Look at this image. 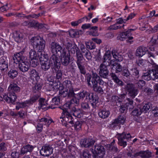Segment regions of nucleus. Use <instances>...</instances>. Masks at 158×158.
<instances>
[{"instance_id": "nucleus-6", "label": "nucleus", "mask_w": 158, "mask_h": 158, "mask_svg": "<svg viewBox=\"0 0 158 158\" xmlns=\"http://www.w3.org/2000/svg\"><path fill=\"white\" fill-rule=\"evenodd\" d=\"M71 98H72L70 101L67 102L62 106L60 107L63 110L62 115H64V112H69V109L73 107H75V106H77L79 104V101L75 96L73 97H71Z\"/></svg>"}, {"instance_id": "nucleus-55", "label": "nucleus", "mask_w": 158, "mask_h": 158, "mask_svg": "<svg viewBox=\"0 0 158 158\" xmlns=\"http://www.w3.org/2000/svg\"><path fill=\"white\" fill-rule=\"evenodd\" d=\"M59 68H58V69H56V71L55 70L56 73V78L58 80V81L61 79L62 76V72L60 69H59Z\"/></svg>"}, {"instance_id": "nucleus-1", "label": "nucleus", "mask_w": 158, "mask_h": 158, "mask_svg": "<svg viewBox=\"0 0 158 158\" xmlns=\"http://www.w3.org/2000/svg\"><path fill=\"white\" fill-rule=\"evenodd\" d=\"M24 51H22L14 54L13 59L14 62L16 64H18V68L20 71L25 73L28 71L30 66L29 62L25 61V57L23 54Z\"/></svg>"}, {"instance_id": "nucleus-12", "label": "nucleus", "mask_w": 158, "mask_h": 158, "mask_svg": "<svg viewBox=\"0 0 158 158\" xmlns=\"http://www.w3.org/2000/svg\"><path fill=\"white\" fill-rule=\"evenodd\" d=\"M48 61L51 65L52 69L56 70V69L60 68V63L57 54H53Z\"/></svg>"}, {"instance_id": "nucleus-13", "label": "nucleus", "mask_w": 158, "mask_h": 158, "mask_svg": "<svg viewBox=\"0 0 158 158\" xmlns=\"http://www.w3.org/2000/svg\"><path fill=\"white\" fill-rule=\"evenodd\" d=\"M92 75L91 74V83H93L94 81H94L95 80L96 81L97 85L98 83L99 86L103 87L106 86V83L103 81L96 73L94 72L93 71H92Z\"/></svg>"}, {"instance_id": "nucleus-18", "label": "nucleus", "mask_w": 158, "mask_h": 158, "mask_svg": "<svg viewBox=\"0 0 158 158\" xmlns=\"http://www.w3.org/2000/svg\"><path fill=\"white\" fill-rule=\"evenodd\" d=\"M29 57L31 60L33 59H36V58H38L40 59V57H43V55L44 54L43 52H40L38 51L37 53L36 52L34 49H31L29 52Z\"/></svg>"}, {"instance_id": "nucleus-29", "label": "nucleus", "mask_w": 158, "mask_h": 158, "mask_svg": "<svg viewBox=\"0 0 158 158\" xmlns=\"http://www.w3.org/2000/svg\"><path fill=\"white\" fill-rule=\"evenodd\" d=\"M34 148L33 146L29 144H28L23 146L22 148L20 151V154L24 155L28 152H31Z\"/></svg>"}, {"instance_id": "nucleus-16", "label": "nucleus", "mask_w": 158, "mask_h": 158, "mask_svg": "<svg viewBox=\"0 0 158 158\" xmlns=\"http://www.w3.org/2000/svg\"><path fill=\"white\" fill-rule=\"evenodd\" d=\"M53 152V149L50 145L43 146L40 150L41 155L44 156H48L51 155Z\"/></svg>"}, {"instance_id": "nucleus-48", "label": "nucleus", "mask_w": 158, "mask_h": 158, "mask_svg": "<svg viewBox=\"0 0 158 158\" xmlns=\"http://www.w3.org/2000/svg\"><path fill=\"white\" fill-rule=\"evenodd\" d=\"M132 75L135 78H138L139 76V71L136 68H132L131 69Z\"/></svg>"}, {"instance_id": "nucleus-56", "label": "nucleus", "mask_w": 158, "mask_h": 158, "mask_svg": "<svg viewBox=\"0 0 158 158\" xmlns=\"http://www.w3.org/2000/svg\"><path fill=\"white\" fill-rule=\"evenodd\" d=\"M116 119L118 121L120 124H123L124 123L126 120V117L124 115H120L117 118H116Z\"/></svg>"}, {"instance_id": "nucleus-2", "label": "nucleus", "mask_w": 158, "mask_h": 158, "mask_svg": "<svg viewBox=\"0 0 158 158\" xmlns=\"http://www.w3.org/2000/svg\"><path fill=\"white\" fill-rule=\"evenodd\" d=\"M58 120L59 122L63 124L64 125L65 123L69 124L71 126L74 127L77 131L81 128L82 124L81 121L75 122L74 118L69 112H64V115H62Z\"/></svg>"}, {"instance_id": "nucleus-45", "label": "nucleus", "mask_w": 158, "mask_h": 158, "mask_svg": "<svg viewBox=\"0 0 158 158\" xmlns=\"http://www.w3.org/2000/svg\"><path fill=\"white\" fill-rule=\"evenodd\" d=\"M77 51L76 53L77 57L76 63L77 64L82 63V61L83 58V55L80 50Z\"/></svg>"}, {"instance_id": "nucleus-23", "label": "nucleus", "mask_w": 158, "mask_h": 158, "mask_svg": "<svg viewBox=\"0 0 158 158\" xmlns=\"http://www.w3.org/2000/svg\"><path fill=\"white\" fill-rule=\"evenodd\" d=\"M109 71L108 68L100 66L99 74L101 77L107 79L109 76Z\"/></svg>"}, {"instance_id": "nucleus-52", "label": "nucleus", "mask_w": 158, "mask_h": 158, "mask_svg": "<svg viewBox=\"0 0 158 158\" xmlns=\"http://www.w3.org/2000/svg\"><path fill=\"white\" fill-rule=\"evenodd\" d=\"M85 44L87 48L90 50L94 49L96 47L95 44L93 42H85Z\"/></svg>"}, {"instance_id": "nucleus-26", "label": "nucleus", "mask_w": 158, "mask_h": 158, "mask_svg": "<svg viewBox=\"0 0 158 158\" xmlns=\"http://www.w3.org/2000/svg\"><path fill=\"white\" fill-rule=\"evenodd\" d=\"M138 156L142 158H150L152 157V152L149 150L141 151L138 152Z\"/></svg>"}, {"instance_id": "nucleus-36", "label": "nucleus", "mask_w": 158, "mask_h": 158, "mask_svg": "<svg viewBox=\"0 0 158 158\" xmlns=\"http://www.w3.org/2000/svg\"><path fill=\"white\" fill-rule=\"evenodd\" d=\"M61 61L62 64L64 66L68 65L70 62V56L68 54L66 55V56L62 57L61 58Z\"/></svg>"}, {"instance_id": "nucleus-35", "label": "nucleus", "mask_w": 158, "mask_h": 158, "mask_svg": "<svg viewBox=\"0 0 158 158\" xmlns=\"http://www.w3.org/2000/svg\"><path fill=\"white\" fill-rule=\"evenodd\" d=\"M88 92L86 91H83L82 92H79L76 94H75L74 96L76 97L77 99L80 102V100L81 99H83L85 96H86V98H87V95Z\"/></svg>"}, {"instance_id": "nucleus-32", "label": "nucleus", "mask_w": 158, "mask_h": 158, "mask_svg": "<svg viewBox=\"0 0 158 158\" xmlns=\"http://www.w3.org/2000/svg\"><path fill=\"white\" fill-rule=\"evenodd\" d=\"M28 73L31 78H35L36 80L40 78L39 74L35 69H30Z\"/></svg>"}, {"instance_id": "nucleus-34", "label": "nucleus", "mask_w": 158, "mask_h": 158, "mask_svg": "<svg viewBox=\"0 0 158 158\" xmlns=\"http://www.w3.org/2000/svg\"><path fill=\"white\" fill-rule=\"evenodd\" d=\"M40 97L39 94H35L33 95H32L30 99L27 100V103L29 105H31L34 103L36 101L38 100Z\"/></svg>"}, {"instance_id": "nucleus-62", "label": "nucleus", "mask_w": 158, "mask_h": 158, "mask_svg": "<svg viewBox=\"0 0 158 158\" xmlns=\"http://www.w3.org/2000/svg\"><path fill=\"white\" fill-rule=\"evenodd\" d=\"M111 101L114 102L115 103L117 102L120 103L122 102V100L119 97L116 96H112Z\"/></svg>"}, {"instance_id": "nucleus-15", "label": "nucleus", "mask_w": 158, "mask_h": 158, "mask_svg": "<svg viewBox=\"0 0 158 158\" xmlns=\"http://www.w3.org/2000/svg\"><path fill=\"white\" fill-rule=\"evenodd\" d=\"M66 49L68 50L69 54L70 55H74L75 53L79 50V48L77 47V45L75 44H73L70 42H68L66 44Z\"/></svg>"}, {"instance_id": "nucleus-51", "label": "nucleus", "mask_w": 158, "mask_h": 158, "mask_svg": "<svg viewBox=\"0 0 158 158\" xmlns=\"http://www.w3.org/2000/svg\"><path fill=\"white\" fill-rule=\"evenodd\" d=\"M77 65L80 73L82 74L85 75L86 73V70L84 66L82 64V63L77 64Z\"/></svg>"}, {"instance_id": "nucleus-22", "label": "nucleus", "mask_w": 158, "mask_h": 158, "mask_svg": "<svg viewBox=\"0 0 158 158\" xmlns=\"http://www.w3.org/2000/svg\"><path fill=\"white\" fill-rule=\"evenodd\" d=\"M154 72L153 68L149 71L145 73H144L142 76V78L147 81H149L151 79H153V78L155 77Z\"/></svg>"}, {"instance_id": "nucleus-19", "label": "nucleus", "mask_w": 158, "mask_h": 158, "mask_svg": "<svg viewBox=\"0 0 158 158\" xmlns=\"http://www.w3.org/2000/svg\"><path fill=\"white\" fill-rule=\"evenodd\" d=\"M51 51L53 54H57V52H61L62 47L58 43L55 42H52L50 44Z\"/></svg>"}, {"instance_id": "nucleus-27", "label": "nucleus", "mask_w": 158, "mask_h": 158, "mask_svg": "<svg viewBox=\"0 0 158 158\" xmlns=\"http://www.w3.org/2000/svg\"><path fill=\"white\" fill-rule=\"evenodd\" d=\"M110 111L106 109H101L99 110L98 114L100 117L102 118H107L110 114Z\"/></svg>"}, {"instance_id": "nucleus-17", "label": "nucleus", "mask_w": 158, "mask_h": 158, "mask_svg": "<svg viewBox=\"0 0 158 158\" xmlns=\"http://www.w3.org/2000/svg\"><path fill=\"white\" fill-rule=\"evenodd\" d=\"M88 97H89V101L93 108L95 109L96 107V104L98 102L99 98L98 96L92 93L89 94L88 92Z\"/></svg>"}, {"instance_id": "nucleus-5", "label": "nucleus", "mask_w": 158, "mask_h": 158, "mask_svg": "<svg viewBox=\"0 0 158 158\" xmlns=\"http://www.w3.org/2000/svg\"><path fill=\"white\" fill-rule=\"evenodd\" d=\"M91 74L89 73L86 74L85 76V80L87 81L88 86L90 87H92L94 91L96 92L99 94H103L104 91L105 89V87L101 86L98 85L95 80L94 81L93 83H91Z\"/></svg>"}, {"instance_id": "nucleus-46", "label": "nucleus", "mask_w": 158, "mask_h": 158, "mask_svg": "<svg viewBox=\"0 0 158 158\" xmlns=\"http://www.w3.org/2000/svg\"><path fill=\"white\" fill-rule=\"evenodd\" d=\"M90 150L93 154L94 158H103L105 153L94 152L93 148H90Z\"/></svg>"}, {"instance_id": "nucleus-24", "label": "nucleus", "mask_w": 158, "mask_h": 158, "mask_svg": "<svg viewBox=\"0 0 158 158\" xmlns=\"http://www.w3.org/2000/svg\"><path fill=\"white\" fill-rule=\"evenodd\" d=\"M148 51V48L146 47L140 46L136 49L135 55L139 57H141L146 53Z\"/></svg>"}, {"instance_id": "nucleus-31", "label": "nucleus", "mask_w": 158, "mask_h": 158, "mask_svg": "<svg viewBox=\"0 0 158 158\" xmlns=\"http://www.w3.org/2000/svg\"><path fill=\"white\" fill-rule=\"evenodd\" d=\"M150 63L152 65L153 68V70L154 72L155 77L153 78V80H154L158 78V65H156L153 61L152 59H150Z\"/></svg>"}, {"instance_id": "nucleus-63", "label": "nucleus", "mask_w": 158, "mask_h": 158, "mask_svg": "<svg viewBox=\"0 0 158 158\" xmlns=\"http://www.w3.org/2000/svg\"><path fill=\"white\" fill-rule=\"evenodd\" d=\"M158 40V33L154 34L152 37L151 41L153 43V44H158V42L157 41Z\"/></svg>"}, {"instance_id": "nucleus-61", "label": "nucleus", "mask_w": 158, "mask_h": 158, "mask_svg": "<svg viewBox=\"0 0 158 158\" xmlns=\"http://www.w3.org/2000/svg\"><path fill=\"white\" fill-rule=\"evenodd\" d=\"M136 85L139 89H142L145 85V82L143 80H140L136 83Z\"/></svg>"}, {"instance_id": "nucleus-11", "label": "nucleus", "mask_w": 158, "mask_h": 158, "mask_svg": "<svg viewBox=\"0 0 158 158\" xmlns=\"http://www.w3.org/2000/svg\"><path fill=\"white\" fill-rule=\"evenodd\" d=\"M40 62L41 68L44 71L48 70L52 66L48 61V57L47 54H44L43 57H40Z\"/></svg>"}, {"instance_id": "nucleus-14", "label": "nucleus", "mask_w": 158, "mask_h": 158, "mask_svg": "<svg viewBox=\"0 0 158 158\" xmlns=\"http://www.w3.org/2000/svg\"><path fill=\"white\" fill-rule=\"evenodd\" d=\"M94 140L90 138H85L81 139L80 144L82 147L89 148L92 146L95 143Z\"/></svg>"}, {"instance_id": "nucleus-44", "label": "nucleus", "mask_w": 158, "mask_h": 158, "mask_svg": "<svg viewBox=\"0 0 158 158\" xmlns=\"http://www.w3.org/2000/svg\"><path fill=\"white\" fill-rule=\"evenodd\" d=\"M141 108H137L134 109L131 112L132 115L133 116L139 117L142 113Z\"/></svg>"}, {"instance_id": "nucleus-28", "label": "nucleus", "mask_w": 158, "mask_h": 158, "mask_svg": "<svg viewBox=\"0 0 158 158\" xmlns=\"http://www.w3.org/2000/svg\"><path fill=\"white\" fill-rule=\"evenodd\" d=\"M48 105V101L44 98H40L39 100L38 108L40 110L45 108Z\"/></svg>"}, {"instance_id": "nucleus-43", "label": "nucleus", "mask_w": 158, "mask_h": 158, "mask_svg": "<svg viewBox=\"0 0 158 158\" xmlns=\"http://www.w3.org/2000/svg\"><path fill=\"white\" fill-rule=\"evenodd\" d=\"M105 146L107 150L111 151L114 153L119 152V150L116 146L109 144H107Z\"/></svg>"}, {"instance_id": "nucleus-42", "label": "nucleus", "mask_w": 158, "mask_h": 158, "mask_svg": "<svg viewBox=\"0 0 158 158\" xmlns=\"http://www.w3.org/2000/svg\"><path fill=\"white\" fill-rule=\"evenodd\" d=\"M105 150L104 147L101 144H99L94 146V152L105 153Z\"/></svg>"}, {"instance_id": "nucleus-57", "label": "nucleus", "mask_w": 158, "mask_h": 158, "mask_svg": "<svg viewBox=\"0 0 158 158\" xmlns=\"http://www.w3.org/2000/svg\"><path fill=\"white\" fill-rule=\"evenodd\" d=\"M42 85L40 83H36L33 87L32 89L34 92L36 93V91H39L42 88Z\"/></svg>"}, {"instance_id": "nucleus-8", "label": "nucleus", "mask_w": 158, "mask_h": 158, "mask_svg": "<svg viewBox=\"0 0 158 158\" xmlns=\"http://www.w3.org/2000/svg\"><path fill=\"white\" fill-rule=\"evenodd\" d=\"M135 29H130L120 33L117 37V40L123 41L128 38L126 40L127 43H129L130 44H132L133 41L132 40L133 39V37L132 36H129V35L131 34V32L134 31Z\"/></svg>"}, {"instance_id": "nucleus-9", "label": "nucleus", "mask_w": 158, "mask_h": 158, "mask_svg": "<svg viewBox=\"0 0 158 158\" xmlns=\"http://www.w3.org/2000/svg\"><path fill=\"white\" fill-rule=\"evenodd\" d=\"M124 89L128 92V95L132 99L135 98L138 94V90L132 83L127 84L125 86Z\"/></svg>"}, {"instance_id": "nucleus-54", "label": "nucleus", "mask_w": 158, "mask_h": 158, "mask_svg": "<svg viewBox=\"0 0 158 158\" xmlns=\"http://www.w3.org/2000/svg\"><path fill=\"white\" fill-rule=\"evenodd\" d=\"M39 61H40V59L38 58L31 60V64L32 67H35L39 64Z\"/></svg>"}, {"instance_id": "nucleus-4", "label": "nucleus", "mask_w": 158, "mask_h": 158, "mask_svg": "<svg viewBox=\"0 0 158 158\" xmlns=\"http://www.w3.org/2000/svg\"><path fill=\"white\" fill-rule=\"evenodd\" d=\"M30 42L34 48L38 51L43 52L45 46V42L42 38L37 36L32 37Z\"/></svg>"}, {"instance_id": "nucleus-10", "label": "nucleus", "mask_w": 158, "mask_h": 158, "mask_svg": "<svg viewBox=\"0 0 158 158\" xmlns=\"http://www.w3.org/2000/svg\"><path fill=\"white\" fill-rule=\"evenodd\" d=\"M103 60L100 66L107 68L111 65L112 62L113 60L111 59V56L110 51L108 50L106 52L103 56Z\"/></svg>"}, {"instance_id": "nucleus-53", "label": "nucleus", "mask_w": 158, "mask_h": 158, "mask_svg": "<svg viewBox=\"0 0 158 158\" xmlns=\"http://www.w3.org/2000/svg\"><path fill=\"white\" fill-rule=\"evenodd\" d=\"M124 26V25H123L122 26H121L119 24L116 23L109 27V29L110 30H116L120 29L122 27H123Z\"/></svg>"}, {"instance_id": "nucleus-3", "label": "nucleus", "mask_w": 158, "mask_h": 158, "mask_svg": "<svg viewBox=\"0 0 158 158\" xmlns=\"http://www.w3.org/2000/svg\"><path fill=\"white\" fill-rule=\"evenodd\" d=\"M8 90V94L3 95V98L7 102L15 104L17 98L15 94L20 92V88L16 84L13 83L10 85Z\"/></svg>"}, {"instance_id": "nucleus-50", "label": "nucleus", "mask_w": 158, "mask_h": 158, "mask_svg": "<svg viewBox=\"0 0 158 158\" xmlns=\"http://www.w3.org/2000/svg\"><path fill=\"white\" fill-rule=\"evenodd\" d=\"M60 96H57L52 98L51 104L52 105H58L60 103Z\"/></svg>"}, {"instance_id": "nucleus-64", "label": "nucleus", "mask_w": 158, "mask_h": 158, "mask_svg": "<svg viewBox=\"0 0 158 158\" xmlns=\"http://www.w3.org/2000/svg\"><path fill=\"white\" fill-rule=\"evenodd\" d=\"M19 151L15 150L12 152L11 156L13 158H18L19 157Z\"/></svg>"}, {"instance_id": "nucleus-7", "label": "nucleus", "mask_w": 158, "mask_h": 158, "mask_svg": "<svg viewBox=\"0 0 158 158\" xmlns=\"http://www.w3.org/2000/svg\"><path fill=\"white\" fill-rule=\"evenodd\" d=\"M117 136L118 140V144L123 148L126 146L127 145V141L131 137L130 133H127L125 132H123L122 133H118Z\"/></svg>"}, {"instance_id": "nucleus-39", "label": "nucleus", "mask_w": 158, "mask_h": 158, "mask_svg": "<svg viewBox=\"0 0 158 158\" xmlns=\"http://www.w3.org/2000/svg\"><path fill=\"white\" fill-rule=\"evenodd\" d=\"M13 37L15 41L17 42H20L22 39V34L19 31H15L13 33Z\"/></svg>"}, {"instance_id": "nucleus-37", "label": "nucleus", "mask_w": 158, "mask_h": 158, "mask_svg": "<svg viewBox=\"0 0 158 158\" xmlns=\"http://www.w3.org/2000/svg\"><path fill=\"white\" fill-rule=\"evenodd\" d=\"M111 54L113 58L116 60L120 61L122 60L123 58L118 53L114 50H113L111 51Z\"/></svg>"}, {"instance_id": "nucleus-60", "label": "nucleus", "mask_w": 158, "mask_h": 158, "mask_svg": "<svg viewBox=\"0 0 158 158\" xmlns=\"http://www.w3.org/2000/svg\"><path fill=\"white\" fill-rule=\"evenodd\" d=\"M130 73L128 69H124L122 72V75L124 77L129 78L130 77Z\"/></svg>"}, {"instance_id": "nucleus-41", "label": "nucleus", "mask_w": 158, "mask_h": 158, "mask_svg": "<svg viewBox=\"0 0 158 158\" xmlns=\"http://www.w3.org/2000/svg\"><path fill=\"white\" fill-rule=\"evenodd\" d=\"M152 107V104L150 102H148L145 104L143 108H141V110L143 112L146 113L150 111V110L151 109Z\"/></svg>"}, {"instance_id": "nucleus-21", "label": "nucleus", "mask_w": 158, "mask_h": 158, "mask_svg": "<svg viewBox=\"0 0 158 158\" xmlns=\"http://www.w3.org/2000/svg\"><path fill=\"white\" fill-rule=\"evenodd\" d=\"M70 110L71 115H73L75 117L81 118L82 116V114L81 110L80 109L76 108L75 107H73L69 109Z\"/></svg>"}, {"instance_id": "nucleus-49", "label": "nucleus", "mask_w": 158, "mask_h": 158, "mask_svg": "<svg viewBox=\"0 0 158 158\" xmlns=\"http://www.w3.org/2000/svg\"><path fill=\"white\" fill-rule=\"evenodd\" d=\"M128 102L126 103L124 106L127 108V109H131L133 108V101L132 99L127 98V99Z\"/></svg>"}, {"instance_id": "nucleus-30", "label": "nucleus", "mask_w": 158, "mask_h": 158, "mask_svg": "<svg viewBox=\"0 0 158 158\" xmlns=\"http://www.w3.org/2000/svg\"><path fill=\"white\" fill-rule=\"evenodd\" d=\"M81 108L82 110L87 112H90L93 110V109H91L89 103L85 101L81 103Z\"/></svg>"}, {"instance_id": "nucleus-59", "label": "nucleus", "mask_w": 158, "mask_h": 158, "mask_svg": "<svg viewBox=\"0 0 158 158\" xmlns=\"http://www.w3.org/2000/svg\"><path fill=\"white\" fill-rule=\"evenodd\" d=\"M40 122H44L45 125H49L53 121L52 119H48L46 118H42L40 119Z\"/></svg>"}, {"instance_id": "nucleus-58", "label": "nucleus", "mask_w": 158, "mask_h": 158, "mask_svg": "<svg viewBox=\"0 0 158 158\" xmlns=\"http://www.w3.org/2000/svg\"><path fill=\"white\" fill-rule=\"evenodd\" d=\"M35 23H34V21L30 22L29 21H26L23 22L22 23V25L23 26H27L28 27H33Z\"/></svg>"}, {"instance_id": "nucleus-38", "label": "nucleus", "mask_w": 158, "mask_h": 158, "mask_svg": "<svg viewBox=\"0 0 158 158\" xmlns=\"http://www.w3.org/2000/svg\"><path fill=\"white\" fill-rule=\"evenodd\" d=\"M81 158H91V155L89 151L85 149L80 154Z\"/></svg>"}, {"instance_id": "nucleus-47", "label": "nucleus", "mask_w": 158, "mask_h": 158, "mask_svg": "<svg viewBox=\"0 0 158 158\" xmlns=\"http://www.w3.org/2000/svg\"><path fill=\"white\" fill-rule=\"evenodd\" d=\"M63 85L65 87V89H73L72 86V82L70 80H65L63 82Z\"/></svg>"}, {"instance_id": "nucleus-33", "label": "nucleus", "mask_w": 158, "mask_h": 158, "mask_svg": "<svg viewBox=\"0 0 158 158\" xmlns=\"http://www.w3.org/2000/svg\"><path fill=\"white\" fill-rule=\"evenodd\" d=\"M112 70L115 71V73H118L122 71L123 67L118 63H114L111 65Z\"/></svg>"}, {"instance_id": "nucleus-20", "label": "nucleus", "mask_w": 158, "mask_h": 158, "mask_svg": "<svg viewBox=\"0 0 158 158\" xmlns=\"http://www.w3.org/2000/svg\"><path fill=\"white\" fill-rule=\"evenodd\" d=\"M59 93L61 94L62 97H65L67 96L69 98L73 97L75 95L73 89H65L63 91H59Z\"/></svg>"}, {"instance_id": "nucleus-25", "label": "nucleus", "mask_w": 158, "mask_h": 158, "mask_svg": "<svg viewBox=\"0 0 158 158\" xmlns=\"http://www.w3.org/2000/svg\"><path fill=\"white\" fill-rule=\"evenodd\" d=\"M8 68V63L6 58L1 57L0 59V69L2 71H6Z\"/></svg>"}, {"instance_id": "nucleus-40", "label": "nucleus", "mask_w": 158, "mask_h": 158, "mask_svg": "<svg viewBox=\"0 0 158 158\" xmlns=\"http://www.w3.org/2000/svg\"><path fill=\"white\" fill-rule=\"evenodd\" d=\"M7 74L10 78L13 79L18 75V72L15 69H11L8 72Z\"/></svg>"}]
</instances>
